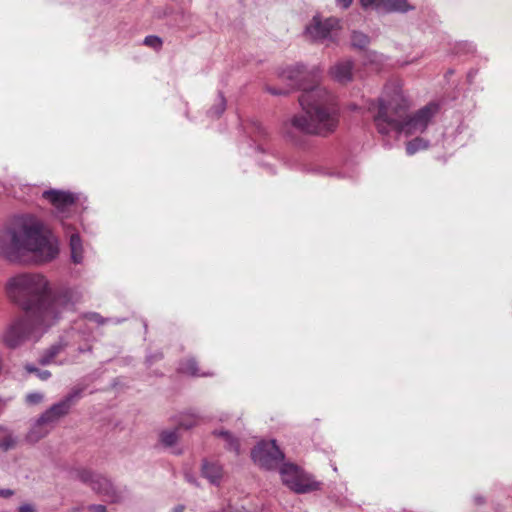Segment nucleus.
<instances>
[{"label": "nucleus", "instance_id": "nucleus-33", "mask_svg": "<svg viewBox=\"0 0 512 512\" xmlns=\"http://www.w3.org/2000/svg\"><path fill=\"white\" fill-rule=\"evenodd\" d=\"M91 512H106V506L102 504H93L89 506Z\"/></svg>", "mask_w": 512, "mask_h": 512}, {"label": "nucleus", "instance_id": "nucleus-23", "mask_svg": "<svg viewBox=\"0 0 512 512\" xmlns=\"http://www.w3.org/2000/svg\"><path fill=\"white\" fill-rule=\"evenodd\" d=\"M179 435L177 429L175 430H164L159 435L161 444L165 447H172L178 441Z\"/></svg>", "mask_w": 512, "mask_h": 512}, {"label": "nucleus", "instance_id": "nucleus-2", "mask_svg": "<svg viewBox=\"0 0 512 512\" xmlns=\"http://www.w3.org/2000/svg\"><path fill=\"white\" fill-rule=\"evenodd\" d=\"M320 74L319 68L308 71L305 65L296 64L285 69L282 78L302 90L299 103L303 114L293 116L291 126L301 133L327 136L338 127L339 107L334 95L318 84Z\"/></svg>", "mask_w": 512, "mask_h": 512}, {"label": "nucleus", "instance_id": "nucleus-28", "mask_svg": "<svg viewBox=\"0 0 512 512\" xmlns=\"http://www.w3.org/2000/svg\"><path fill=\"white\" fill-rule=\"evenodd\" d=\"M85 319L96 322L98 325H104L111 321L110 318H104L97 312H89L84 315Z\"/></svg>", "mask_w": 512, "mask_h": 512}, {"label": "nucleus", "instance_id": "nucleus-17", "mask_svg": "<svg viewBox=\"0 0 512 512\" xmlns=\"http://www.w3.org/2000/svg\"><path fill=\"white\" fill-rule=\"evenodd\" d=\"M302 471L294 464L285 463L280 468L283 483L289 488L288 480L294 482Z\"/></svg>", "mask_w": 512, "mask_h": 512}, {"label": "nucleus", "instance_id": "nucleus-11", "mask_svg": "<svg viewBox=\"0 0 512 512\" xmlns=\"http://www.w3.org/2000/svg\"><path fill=\"white\" fill-rule=\"evenodd\" d=\"M42 196L47 199L59 213L68 210L78 199L77 196L71 192L56 189L46 190L43 192Z\"/></svg>", "mask_w": 512, "mask_h": 512}, {"label": "nucleus", "instance_id": "nucleus-3", "mask_svg": "<svg viewBox=\"0 0 512 512\" xmlns=\"http://www.w3.org/2000/svg\"><path fill=\"white\" fill-rule=\"evenodd\" d=\"M58 254L56 238L33 215L15 216L0 228V258L10 263H20L28 255L50 262Z\"/></svg>", "mask_w": 512, "mask_h": 512}, {"label": "nucleus", "instance_id": "nucleus-27", "mask_svg": "<svg viewBox=\"0 0 512 512\" xmlns=\"http://www.w3.org/2000/svg\"><path fill=\"white\" fill-rule=\"evenodd\" d=\"M44 400V394L41 392H31L25 397V402L28 405H37Z\"/></svg>", "mask_w": 512, "mask_h": 512}, {"label": "nucleus", "instance_id": "nucleus-9", "mask_svg": "<svg viewBox=\"0 0 512 512\" xmlns=\"http://www.w3.org/2000/svg\"><path fill=\"white\" fill-rule=\"evenodd\" d=\"M64 336H67V339L71 341V345L78 344V353L91 352L92 346L87 343L91 336V331L83 320L76 321L74 325L66 331Z\"/></svg>", "mask_w": 512, "mask_h": 512}, {"label": "nucleus", "instance_id": "nucleus-10", "mask_svg": "<svg viewBox=\"0 0 512 512\" xmlns=\"http://www.w3.org/2000/svg\"><path fill=\"white\" fill-rule=\"evenodd\" d=\"M363 8L375 9L381 12H400L405 13L413 10L407 0H360Z\"/></svg>", "mask_w": 512, "mask_h": 512}, {"label": "nucleus", "instance_id": "nucleus-43", "mask_svg": "<svg viewBox=\"0 0 512 512\" xmlns=\"http://www.w3.org/2000/svg\"><path fill=\"white\" fill-rule=\"evenodd\" d=\"M143 325H144L145 330H147V322L145 320L143 321Z\"/></svg>", "mask_w": 512, "mask_h": 512}, {"label": "nucleus", "instance_id": "nucleus-4", "mask_svg": "<svg viewBox=\"0 0 512 512\" xmlns=\"http://www.w3.org/2000/svg\"><path fill=\"white\" fill-rule=\"evenodd\" d=\"M368 109L371 112L375 111L373 120L380 134L404 133L408 136L424 132L437 114L439 106L436 103H429L408 116V102L400 87L389 83L384 88V97L377 102L372 101Z\"/></svg>", "mask_w": 512, "mask_h": 512}, {"label": "nucleus", "instance_id": "nucleus-7", "mask_svg": "<svg viewBox=\"0 0 512 512\" xmlns=\"http://www.w3.org/2000/svg\"><path fill=\"white\" fill-rule=\"evenodd\" d=\"M253 461L260 467L271 470L277 468L284 460V453L275 440L259 443L251 452Z\"/></svg>", "mask_w": 512, "mask_h": 512}, {"label": "nucleus", "instance_id": "nucleus-37", "mask_svg": "<svg viewBox=\"0 0 512 512\" xmlns=\"http://www.w3.org/2000/svg\"><path fill=\"white\" fill-rule=\"evenodd\" d=\"M222 512H247V510L244 507H229Z\"/></svg>", "mask_w": 512, "mask_h": 512}, {"label": "nucleus", "instance_id": "nucleus-42", "mask_svg": "<svg viewBox=\"0 0 512 512\" xmlns=\"http://www.w3.org/2000/svg\"><path fill=\"white\" fill-rule=\"evenodd\" d=\"M473 75H474V72L470 71V72L468 73V78H469V79H471V78L473 77Z\"/></svg>", "mask_w": 512, "mask_h": 512}, {"label": "nucleus", "instance_id": "nucleus-16", "mask_svg": "<svg viewBox=\"0 0 512 512\" xmlns=\"http://www.w3.org/2000/svg\"><path fill=\"white\" fill-rule=\"evenodd\" d=\"M202 475L208 479L211 484L219 485L223 476L222 466L217 462L205 460L202 464Z\"/></svg>", "mask_w": 512, "mask_h": 512}, {"label": "nucleus", "instance_id": "nucleus-19", "mask_svg": "<svg viewBox=\"0 0 512 512\" xmlns=\"http://www.w3.org/2000/svg\"><path fill=\"white\" fill-rule=\"evenodd\" d=\"M179 371L181 373H185L195 377L211 375L210 373H201L199 371L196 360L193 358L187 359L186 361L182 362L179 366Z\"/></svg>", "mask_w": 512, "mask_h": 512}, {"label": "nucleus", "instance_id": "nucleus-39", "mask_svg": "<svg viewBox=\"0 0 512 512\" xmlns=\"http://www.w3.org/2000/svg\"><path fill=\"white\" fill-rule=\"evenodd\" d=\"M184 506L183 505H177L173 508V512H183Z\"/></svg>", "mask_w": 512, "mask_h": 512}, {"label": "nucleus", "instance_id": "nucleus-14", "mask_svg": "<svg viewBox=\"0 0 512 512\" xmlns=\"http://www.w3.org/2000/svg\"><path fill=\"white\" fill-rule=\"evenodd\" d=\"M70 346H72L71 341L67 339V336L63 335L57 343L51 345L42 352L39 357V363L41 365L50 364L57 355Z\"/></svg>", "mask_w": 512, "mask_h": 512}, {"label": "nucleus", "instance_id": "nucleus-31", "mask_svg": "<svg viewBox=\"0 0 512 512\" xmlns=\"http://www.w3.org/2000/svg\"><path fill=\"white\" fill-rule=\"evenodd\" d=\"M36 508L34 505L30 503H24L20 505L17 509V512H35Z\"/></svg>", "mask_w": 512, "mask_h": 512}, {"label": "nucleus", "instance_id": "nucleus-25", "mask_svg": "<svg viewBox=\"0 0 512 512\" xmlns=\"http://www.w3.org/2000/svg\"><path fill=\"white\" fill-rule=\"evenodd\" d=\"M143 44L148 47L153 48L154 50H160L162 47L163 41L160 37H158L156 35H149V36L145 37Z\"/></svg>", "mask_w": 512, "mask_h": 512}, {"label": "nucleus", "instance_id": "nucleus-29", "mask_svg": "<svg viewBox=\"0 0 512 512\" xmlns=\"http://www.w3.org/2000/svg\"><path fill=\"white\" fill-rule=\"evenodd\" d=\"M197 424V418L194 415H186L179 421L178 428L190 429Z\"/></svg>", "mask_w": 512, "mask_h": 512}, {"label": "nucleus", "instance_id": "nucleus-35", "mask_svg": "<svg viewBox=\"0 0 512 512\" xmlns=\"http://www.w3.org/2000/svg\"><path fill=\"white\" fill-rule=\"evenodd\" d=\"M353 0H336V4L343 9H347L351 6Z\"/></svg>", "mask_w": 512, "mask_h": 512}, {"label": "nucleus", "instance_id": "nucleus-40", "mask_svg": "<svg viewBox=\"0 0 512 512\" xmlns=\"http://www.w3.org/2000/svg\"><path fill=\"white\" fill-rule=\"evenodd\" d=\"M185 478H186V479H187V481H188V482H190V483H196V482H195V479H194L192 476H190L188 473H186V474H185Z\"/></svg>", "mask_w": 512, "mask_h": 512}, {"label": "nucleus", "instance_id": "nucleus-12", "mask_svg": "<svg viewBox=\"0 0 512 512\" xmlns=\"http://www.w3.org/2000/svg\"><path fill=\"white\" fill-rule=\"evenodd\" d=\"M288 482L289 488L298 494L316 491L320 488V482L315 481L310 475L305 474L303 471L294 482L291 480H288Z\"/></svg>", "mask_w": 512, "mask_h": 512}, {"label": "nucleus", "instance_id": "nucleus-34", "mask_svg": "<svg viewBox=\"0 0 512 512\" xmlns=\"http://www.w3.org/2000/svg\"><path fill=\"white\" fill-rule=\"evenodd\" d=\"M267 91L272 94V95H286L288 92L287 90H284V89H277V88H272V87H268L267 88Z\"/></svg>", "mask_w": 512, "mask_h": 512}, {"label": "nucleus", "instance_id": "nucleus-41", "mask_svg": "<svg viewBox=\"0 0 512 512\" xmlns=\"http://www.w3.org/2000/svg\"><path fill=\"white\" fill-rule=\"evenodd\" d=\"M475 503H476V504H482V503H483V498H481V497H475Z\"/></svg>", "mask_w": 512, "mask_h": 512}, {"label": "nucleus", "instance_id": "nucleus-20", "mask_svg": "<svg viewBox=\"0 0 512 512\" xmlns=\"http://www.w3.org/2000/svg\"><path fill=\"white\" fill-rule=\"evenodd\" d=\"M226 109V99L220 92L217 96L215 104L208 110L209 117L219 118Z\"/></svg>", "mask_w": 512, "mask_h": 512}, {"label": "nucleus", "instance_id": "nucleus-13", "mask_svg": "<svg viewBox=\"0 0 512 512\" xmlns=\"http://www.w3.org/2000/svg\"><path fill=\"white\" fill-rule=\"evenodd\" d=\"M352 71L353 62L351 60H343L330 68V75L335 81L346 84L352 80Z\"/></svg>", "mask_w": 512, "mask_h": 512}, {"label": "nucleus", "instance_id": "nucleus-38", "mask_svg": "<svg viewBox=\"0 0 512 512\" xmlns=\"http://www.w3.org/2000/svg\"><path fill=\"white\" fill-rule=\"evenodd\" d=\"M110 319H111V321L109 323H114V324H120L125 321V319H119V318H110Z\"/></svg>", "mask_w": 512, "mask_h": 512}, {"label": "nucleus", "instance_id": "nucleus-24", "mask_svg": "<svg viewBox=\"0 0 512 512\" xmlns=\"http://www.w3.org/2000/svg\"><path fill=\"white\" fill-rule=\"evenodd\" d=\"M24 368L28 373H34L42 381H46L51 377V372L49 370L39 369L33 364H26Z\"/></svg>", "mask_w": 512, "mask_h": 512}, {"label": "nucleus", "instance_id": "nucleus-26", "mask_svg": "<svg viewBox=\"0 0 512 512\" xmlns=\"http://www.w3.org/2000/svg\"><path fill=\"white\" fill-rule=\"evenodd\" d=\"M16 445V438L11 434H7L0 440V449L7 452L13 449Z\"/></svg>", "mask_w": 512, "mask_h": 512}, {"label": "nucleus", "instance_id": "nucleus-6", "mask_svg": "<svg viewBox=\"0 0 512 512\" xmlns=\"http://www.w3.org/2000/svg\"><path fill=\"white\" fill-rule=\"evenodd\" d=\"M75 477L82 483L89 485L94 492L111 503H117L123 499L122 492L108 478L100 474L88 469H78L75 472Z\"/></svg>", "mask_w": 512, "mask_h": 512}, {"label": "nucleus", "instance_id": "nucleus-1", "mask_svg": "<svg viewBox=\"0 0 512 512\" xmlns=\"http://www.w3.org/2000/svg\"><path fill=\"white\" fill-rule=\"evenodd\" d=\"M6 291L25 312L3 332L2 342L9 349H16L30 339L38 340L81 299V294L71 287H61L52 292L47 279L40 274L16 275L8 280Z\"/></svg>", "mask_w": 512, "mask_h": 512}, {"label": "nucleus", "instance_id": "nucleus-22", "mask_svg": "<svg viewBox=\"0 0 512 512\" xmlns=\"http://www.w3.org/2000/svg\"><path fill=\"white\" fill-rule=\"evenodd\" d=\"M351 44L354 48L366 49L370 44V38L363 32L353 31L351 35Z\"/></svg>", "mask_w": 512, "mask_h": 512}, {"label": "nucleus", "instance_id": "nucleus-32", "mask_svg": "<svg viewBox=\"0 0 512 512\" xmlns=\"http://www.w3.org/2000/svg\"><path fill=\"white\" fill-rule=\"evenodd\" d=\"M163 358L162 352H156L154 354L148 355L146 358L147 363L152 364L155 361H158Z\"/></svg>", "mask_w": 512, "mask_h": 512}, {"label": "nucleus", "instance_id": "nucleus-36", "mask_svg": "<svg viewBox=\"0 0 512 512\" xmlns=\"http://www.w3.org/2000/svg\"><path fill=\"white\" fill-rule=\"evenodd\" d=\"M14 495V491L11 489H0V497L9 498Z\"/></svg>", "mask_w": 512, "mask_h": 512}, {"label": "nucleus", "instance_id": "nucleus-18", "mask_svg": "<svg viewBox=\"0 0 512 512\" xmlns=\"http://www.w3.org/2000/svg\"><path fill=\"white\" fill-rule=\"evenodd\" d=\"M214 435L218 437H222L226 442V449L235 452L237 455L240 453V444L239 440L234 437L229 431L227 430H216L213 432Z\"/></svg>", "mask_w": 512, "mask_h": 512}, {"label": "nucleus", "instance_id": "nucleus-15", "mask_svg": "<svg viewBox=\"0 0 512 512\" xmlns=\"http://www.w3.org/2000/svg\"><path fill=\"white\" fill-rule=\"evenodd\" d=\"M67 234H69V247L70 257L74 264H81L84 259V250L82 240L78 233L72 232V229L68 226L65 227Z\"/></svg>", "mask_w": 512, "mask_h": 512}, {"label": "nucleus", "instance_id": "nucleus-8", "mask_svg": "<svg viewBox=\"0 0 512 512\" xmlns=\"http://www.w3.org/2000/svg\"><path fill=\"white\" fill-rule=\"evenodd\" d=\"M338 25L339 21L336 18L322 21L318 17H314L312 23L306 27L305 34L315 42H334L338 36Z\"/></svg>", "mask_w": 512, "mask_h": 512}, {"label": "nucleus", "instance_id": "nucleus-5", "mask_svg": "<svg viewBox=\"0 0 512 512\" xmlns=\"http://www.w3.org/2000/svg\"><path fill=\"white\" fill-rule=\"evenodd\" d=\"M86 388L87 386L84 384L73 386L60 401L45 410L33 424L28 433V439L37 442L45 437L49 432L48 427H52L61 418L69 414L71 408L83 397Z\"/></svg>", "mask_w": 512, "mask_h": 512}, {"label": "nucleus", "instance_id": "nucleus-21", "mask_svg": "<svg viewBox=\"0 0 512 512\" xmlns=\"http://www.w3.org/2000/svg\"><path fill=\"white\" fill-rule=\"evenodd\" d=\"M429 142L423 138L416 137L406 144V153L413 155L420 150L428 148Z\"/></svg>", "mask_w": 512, "mask_h": 512}, {"label": "nucleus", "instance_id": "nucleus-30", "mask_svg": "<svg viewBox=\"0 0 512 512\" xmlns=\"http://www.w3.org/2000/svg\"><path fill=\"white\" fill-rule=\"evenodd\" d=\"M252 129L253 132L259 137H264L267 135L265 127L260 122H253Z\"/></svg>", "mask_w": 512, "mask_h": 512}]
</instances>
